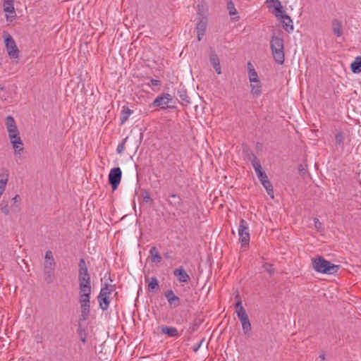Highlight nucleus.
I'll use <instances>...</instances> for the list:
<instances>
[{
    "label": "nucleus",
    "mask_w": 361,
    "mask_h": 361,
    "mask_svg": "<svg viewBox=\"0 0 361 361\" xmlns=\"http://www.w3.org/2000/svg\"><path fill=\"white\" fill-rule=\"evenodd\" d=\"M6 126L8 133V137L12 144L13 148L16 154H20L23 151V144L19 135V131L16 124L14 118L8 116L6 118Z\"/></svg>",
    "instance_id": "1"
},
{
    "label": "nucleus",
    "mask_w": 361,
    "mask_h": 361,
    "mask_svg": "<svg viewBox=\"0 0 361 361\" xmlns=\"http://www.w3.org/2000/svg\"><path fill=\"white\" fill-rule=\"evenodd\" d=\"M312 267L315 271L325 274H334L338 269L339 266L331 263L323 257H317L312 259Z\"/></svg>",
    "instance_id": "2"
},
{
    "label": "nucleus",
    "mask_w": 361,
    "mask_h": 361,
    "mask_svg": "<svg viewBox=\"0 0 361 361\" xmlns=\"http://www.w3.org/2000/svg\"><path fill=\"white\" fill-rule=\"evenodd\" d=\"M283 39L280 37L273 36L271 40V49L275 61L279 64L284 62Z\"/></svg>",
    "instance_id": "3"
},
{
    "label": "nucleus",
    "mask_w": 361,
    "mask_h": 361,
    "mask_svg": "<svg viewBox=\"0 0 361 361\" xmlns=\"http://www.w3.org/2000/svg\"><path fill=\"white\" fill-rule=\"evenodd\" d=\"M114 290L115 286L111 284H105V286L102 288L98 295V301L102 310H106L109 308L110 302L109 296Z\"/></svg>",
    "instance_id": "4"
},
{
    "label": "nucleus",
    "mask_w": 361,
    "mask_h": 361,
    "mask_svg": "<svg viewBox=\"0 0 361 361\" xmlns=\"http://www.w3.org/2000/svg\"><path fill=\"white\" fill-rule=\"evenodd\" d=\"M238 235L242 245H248L250 241L249 226L247 222L241 219L238 226Z\"/></svg>",
    "instance_id": "5"
},
{
    "label": "nucleus",
    "mask_w": 361,
    "mask_h": 361,
    "mask_svg": "<svg viewBox=\"0 0 361 361\" xmlns=\"http://www.w3.org/2000/svg\"><path fill=\"white\" fill-rule=\"evenodd\" d=\"M173 101V97L168 93L163 94L161 96L157 97L153 102L152 106L154 107H160L162 109L167 108H171L169 105Z\"/></svg>",
    "instance_id": "6"
},
{
    "label": "nucleus",
    "mask_w": 361,
    "mask_h": 361,
    "mask_svg": "<svg viewBox=\"0 0 361 361\" xmlns=\"http://www.w3.org/2000/svg\"><path fill=\"white\" fill-rule=\"evenodd\" d=\"M4 42L8 56L12 59L18 58L19 51L13 37L6 35Z\"/></svg>",
    "instance_id": "7"
},
{
    "label": "nucleus",
    "mask_w": 361,
    "mask_h": 361,
    "mask_svg": "<svg viewBox=\"0 0 361 361\" xmlns=\"http://www.w3.org/2000/svg\"><path fill=\"white\" fill-rule=\"evenodd\" d=\"M122 171L119 167L113 168L111 169L109 174V183L111 185L113 190L118 188L121 182Z\"/></svg>",
    "instance_id": "8"
},
{
    "label": "nucleus",
    "mask_w": 361,
    "mask_h": 361,
    "mask_svg": "<svg viewBox=\"0 0 361 361\" xmlns=\"http://www.w3.org/2000/svg\"><path fill=\"white\" fill-rule=\"evenodd\" d=\"M164 295L170 306L176 307L180 305V299L179 297L175 295L172 290L169 289L166 290L164 293Z\"/></svg>",
    "instance_id": "9"
},
{
    "label": "nucleus",
    "mask_w": 361,
    "mask_h": 361,
    "mask_svg": "<svg viewBox=\"0 0 361 361\" xmlns=\"http://www.w3.org/2000/svg\"><path fill=\"white\" fill-rule=\"evenodd\" d=\"M207 26V17H202V19L197 24V40L200 41L204 35Z\"/></svg>",
    "instance_id": "10"
},
{
    "label": "nucleus",
    "mask_w": 361,
    "mask_h": 361,
    "mask_svg": "<svg viewBox=\"0 0 361 361\" xmlns=\"http://www.w3.org/2000/svg\"><path fill=\"white\" fill-rule=\"evenodd\" d=\"M78 279H91L85 260L80 259L78 263Z\"/></svg>",
    "instance_id": "11"
},
{
    "label": "nucleus",
    "mask_w": 361,
    "mask_h": 361,
    "mask_svg": "<svg viewBox=\"0 0 361 361\" xmlns=\"http://www.w3.org/2000/svg\"><path fill=\"white\" fill-rule=\"evenodd\" d=\"M55 266L54 259L53 257L52 252L47 250L44 257V270L53 271Z\"/></svg>",
    "instance_id": "12"
},
{
    "label": "nucleus",
    "mask_w": 361,
    "mask_h": 361,
    "mask_svg": "<svg viewBox=\"0 0 361 361\" xmlns=\"http://www.w3.org/2000/svg\"><path fill=\"white\" fill-rule=\"evenodd\" d=\"M174 276L180 283H188L190 280V276L183 267H179L173 271Z\"/></svg>",
    "instance_id": "13"
},
{
    "label": "nucleus",
    "mask_w": 361,
    "mask_h": 361,
    "mask_svg": "<svg viewBox=\"0 0 361 361\" xmlns=\"http://www.w3.org/2000/svg\"><path fill=\"white\" fill-rule=\"evenodd\" d=\"M247 159L251 162L257 176L264 172L259 159L254 154H248Z\"/></svg>",
    "instance_id": "14"
},
{
    "label": "nucleus",
    "mask_w": 361,
    "mask_h": 361,
    "mask_svg": "<svg viewBox=\"0 0 361 361\" xmlns=\"http://www.w3.org/2000/svg\"><path fill=\"white\" fill-rule=\"evenodd\" d=\"M283 27L288 32H290L293 30V20L286 14H281L279 16Z\"/></svg>",
    "instance_id": "15"
},
{
    "label": "nucleus",
    "mask_w": 361,
    "mask_h": 361,
    "mask_svg": "<svg viewBox=\"0 0 361 361\" xmlns=\"http://www.w3.org/2000/svg\"><path fill=\"white\" fill-rule=\"evenodd\" d=\"M331 28L336 37H341L343 35V23L340 20L334 19L331 22Z\"/></svg>",
    "instance_id": "16"
},
{
    "label": "nucleus",
    "mask_w": 361,
    "mask_h": 361,
    "mask_svg": "<svg viewBox=\"0 0 361 361\" xmlns=\"http://www.w3.org/2000/svg\"><path fill=\"white\" fill-rule=\"evenodd\" d=\"M209 60H210L211 64L212 65L213 68L215 69V71L216 72V73L221 74V70L219 59L214 51H211L210 55H209Z\"/></svg>",
    "instance_id": "17"
},
{
    "label": "nucleus",
    "mask_w": 361,
    "mask_h": 361,
    "mask_svg": "<svg viewBox=\"0 0 361 361\" xmlns=\"http://www.w3.org/2000/svg\"><path fill=\"white\" fill-rule=\"evenodd\" d=\"M4 11L9 14H13L11 18L16 16V11L14 8V0H4Z\"/></svg>",
    "instance_id": "18"
},
{
    "label": "nucleus",
    "mask_w": 361,
    "mask_h": 361,
    "mask_svg": "<svg viewBox=\"0 0 361 361\" xmlns=\"http://www.w3.org/2000/svg\"><path fill=\"white\" fill-rule=\"evenodd\" d=\"M235 313L240 320L248 317L244 307L242 305L241 300H239L236 302L235 305Z\"/></svg>",
    "instance_id": "19"
},
{
    "label": "nucleus",
    "mask_w": 361,
    "mask_h": 361,
    "mask_svg": "<svg viewBox=\"0 0 361 361\" xmlns=\"http://www.w3.org/2000/svg\"><path fill=\"white\" fill-rule=\"evenodd\" d=\"M247 69H248V78L250 83L252 82H258V75L257 73L255 71L253 66L250 62L247 63Z\"/></svg>",
    "instance_id": "20"
},
{
    "label": "nucleus",
    "mask_w": 361,
    "mask_h": 361,
    "mask_svg": "<svg viewBox=\"0 0 361 361\" xmlns=\"http://www.w3.org/2000/svg\"><path fill=\"white\" fill-rule=\"evenodd\" d=\"M161 331L162 334H166L169 337L178 336L177 329L173 326H161Z\"/></svg>",
    "instance_id": "21"
},
{
    "label": "nucleus",
    "mask_w": 361,
    "mask_h": 361,
    "mask_svg": "<svg viewBox=\"0 0 361 361\" xmlns=\"http://www.w3.org/2000/svg\"><path fill=\"white\" fill-rule=\"evenodd\" d=\"M78 282L80 290H91V279H78Z\"/></svg>",
    "instance_id": "22"
},
{
    "label": "nucleus",
    "mask_w": 361,
    "mask_h": 361,
    "mask_svg": "<svg viewBox=\"0 0 361 361\" xmlns=\"http://www.w3.org/2000/svg\"><path fill=\"white\" fill-rule=\"evenodd\" d=\"M91 290L87 291H81L80 290L79 295V302L80 305H90V298Z\"/></svg>",
    "instance_id": "23"
},
{
    "label": "nucleus",
    "mask_w": 361,
    "mask_h": 361,
    "mask_svg": "<svg viewBox=\"0 0 361 361\" xmlns=\"http://www.w3.org/2000/svg\"><path fill=\"white\" fill-rule=\"evenodd\" d=\"M151 261L153 263H159L161 261V257L156 247H152L149 250Z\"/></svg>",
    "instance_id": "24"
},
{
    "label": "nucleus",
    "mask_w": 361,
    "mask_h": 361,
    "mask_svg": "<svg viewBox=\"0 0 361 361\" xmlns=\"http://www.w3.org/2000/svg\"><path fill=\"white\" fill-rule=\"evenodd\" d=\"M250 87L251 93L253 94L254 97H258L261 94L262 86L259 80H258V82L250 83Z\"/></svg>",
    "instance_id": "25"
},
{
    "label": "nucleus",
    "mask_w": 361,
    "mask_h": 361,
    "mask_svg": "<svg viewBox=\"0 0 361 361\" xmlns=\"http://www.w3.org/2000/svg\"><path fill=\"white\" fill-rule=\"evenodd\" d=\"M242 324V329L245 335L249 336L251 331V324L249 318L243 319L240 320Z\"/></svg>",
    "instance_id": "26"
},
{
    "label": "nucleus",
    "mask_w": 361,
    "mask_h": 361,
    "mask_svg": "<svg viewBox=\"0 0 361 361\" xmlns=\"http://www.w3.org/2000/svg\"><path fill=\"white\" fill-rule=\"evenodd\" d=\"M133 113V111L130 110L128 107L127 106H123V109H122V111H121V123H124L129 118V116H130V114Z\"/></svg>",
    "instance_id": "27"
},
{
    "label": "nucleus",
    "mask_w": 361,
    "mask_h": 361,
    "mask_svg": "<svg viewBox=\"0 0 361 361\" xmlns=\"http://www.w3.org/2000/svg\"><path fill=\"white\" fill-rule=\"evenodd\" d=\"M269 1L273 4L272 6L276 11V17H279V16L283 14L282 5L279 0H269Z\"/></svg>",
    "instance_id": "28"
},
{
    "label": "nucleus",
    "mask_w": 361,
    "mask_h": 361,
    "mask_svg": "<svg viewBox=\"0 0 361 361\" xmlns=\"http://www.w3.org/2000/svg\"><path fill=\"white\" fill-rule=\"evenodd\" d=\"M351 70L355 73L361 72V57H357L351 63Z\"/></svg>",
    "instance_id": "29"
},
{
    "label": "nucleus",
    "mask_w": 361,
    "mask_h": 361,
    "mask_svg": "<svg viewBox=\"0 0 361 361\" xmlns=\"http://www.w3.org/2000/svg\"><path fill=\"white\" fill-rule=\"evenodd\" d=\"M262 185L264 186V188L266 189L268 195L271 197L274 198V190L273 187L271 183V182L269 180V179L264 180V182L262 183Z\"/></svg>",
    "instance_id": "30"
},
{
    "label": "nucleus",
    "mask_w": 361,
    "mask_h": 361,
    "mask_svg": "<svg viewBox=\"0 0 361 361\" xmlns=\"http://www.w3.org/2000/svg\"><path fill=\"white\" fill-rule=\"evenodd\" d=\"M90 305H80L81 317L83 320H86L90 314Z\"/></svg>",
    "instance_id": "31"
},
{
    "label": "nucleus",
    "mask_w": 361,
    "mask_h": 361,
    "mask_svg": "<svg viewBox=\"0 0 361 361\" xmlns=\"http://www.w3.org/2000/svg\"><path fill=\"white\" fill-rule=\"evenodd\" d=\"M159 288V282L156 277H152L148 283V289L150 291H154Z\"/></svg>",
    "instance_id": "32"
},
{
    "label": "nucleus",
    "mask_w": 361,
    "mask_h": 361,
    "mask_svg": "<svg viewBox=\"0 0 361 361\" xmlns=\"http://www.w3.org/2000/svg\"><path fill=\"white\" fill-rule=\"evenodd\" d=\"M0 210L5 215H8L10 212V208L7 201L2 200L0 202Z\"/></svg>",
    "instance_id": "33"
},
{
    "label": "nucleus",
    "mask_w": 361,
    "mask_h": 361,
    "mask_svg": "<svg viewBox=\"0 0 361 361\" xmlns=\"http://www.w3.org/2000/svg\"><path fill=\"white\" fill-rule=\"evenodd\" d=\"M44 280L48 283H51L54 281V273L53 271L44 270Z\"/></svg>",
    "instance_id": "34"
},
{
    "label": "nucleus",
    "mask_w": 361,
    "mask_h": 361,
    "mask_svg": "<svg viewBox=\"0 0 361 361\" xmlns=\"http://www.w3.org/2000/svg\"><path fill=\"white\" fill-rule=\"evenodd\" d=\"M169 197L171 198H173V199H176L177 201H171V200H168L169 204L173 207H177L180 204L181 199L174 193H172L171 195H170Z\"/></svg>",
    "instance_id": "35"
},
{
    "label": "nucleus",
    "mask_w": 361,
    "mask_h": 361,
    "mask_svg": "<svg viewBox=\"0 0 361 361\" xmlns=\"http://www.w3.org/2000/svg\"><path fill=\"white\" fill-rule=\"evenodd\" d=\"M227 8L228 10L229 14L233 16L237 13V11L235 8L234 4L231 0H229L227 4Z\"/></svg>",
    "instance_id": "36"
},
{
    "label": "nucleus",
    "mask_w": 361,
    "mask_h": 361,
    "mask_svg": "<svg viewBox=\"0 0 361 361\" xmlns=\"http://www.w3.org/2000/svg\"><path fill=\"white\" fill-rule=\"evenodd\" d=\"M20 201V197L18 195H16L14 197L12 198V207L15 208L19 207Z\"/></svg>",
    "instance_id": "37"
},
{
    "label": "nucleus",
    "mask_w": 361,
    "mask_h": 361,
    "mask_svg": "<svg viewBox=\"0 0 361 361\" xmlns=\"http://www.w3.org/2000/svg\"><path fill=\"white\" fill-rule=\"evenodd\" d=\"M335 140L336 144L339 145L343 143V135L342 132H338V133H336V135H335Z\"/></svg>",
    "instance_id": "38"
},
{
    "label": "nucleus",
    "mask_w": 361,
    "mask_h": 361,
    "mask_svg": "<svg viewBox=\"0 0 361 361\" xmlns=\"http://www.w3.org/2000/svg\"><path fill=\"white\" fill-rule=\"evenodd\" d=\"M263 267L266 271H267L269 274H272L274 272V269L273 268V265L269 263H264L263 264Z\"/></svg>",
    "instance_id": "39"
},
{
    "label": "nucleus",
    "mask_w": 361,
    "mask_h": 361,
    "mask_svg": "<svg viewBox=\"0 0 361 361\" xmlns=\"http://www.w3.org/2000/svg\"><path fill=\"white\" fill-rule=\"evenodd\" d=\"M257 178H259V180H260L261 183H262L264 182V180H266L268 179V177L267 176V174L263 172L262 173H260Z\"/></svg>",
    "instance_id": "40"
},
{
    "label": "nucleus",
    "mask_w": 361,
    "mask_h": 361,
    "mask_svg": "<svg viewBox=\"0 0 361 361\" xmlns=\"http://www.w3.org/2000/svg\"><path fill=\"white\" fill-rule=\"evenodd\" d=\"M314 227L317 230L321 229V228H322V223L319 221V219L317 218H314Z\"/></svg>",
    "instance_id": "41"
},
{
    "label": "nucleus",
    "mask_w": 361,
    "mask_h": 361,
    "mask_svg": "<svg viewBox=\"0 0 361 361\" xmlns=\"http://www.w3.org/2000/svg\"><path fill=\"white\" fill-rule=\"evenodd\" d=\"M179 93H180V94H179V97H180V98L181 99H183V100H184V101H187V102H188V99H188V96H187V94H186V92H179Z\"/></svg>",
    "instance_id": "42"
},
{
    "label": "nucleus",
    "mask_w": 361,
    "mask_h": 361,
    "mask_svg": "<svg viewBox=\"0 0 361 361\" xmlns=\"http://www.w3.org/2000/svg\"><path fill=\"white\" fill-rule=\"evenodd\" d=\"M124 150V143L119 144L117 147L116 151L118 153H121Z\"/></svg>",
    "instance_id": "43"
},
{
    "label": "nucleus",
    "mask_w": 361,
    "mask_h": 361,
    "mask_svg": "<svg viewBox=\"0 0 361 361\" xmlns=\"http://www.w3.org/2000/svg\"><path fill=\"white\" fill-rule=\"evenodd\" d=\"M150 83L153 86H159L161 85V82L159 80H155V79H152L150 80Z\"/></svg>",
    "instance_id": "44"
},
{
    "label": "nucleus",
    "mask_w": 361,
    "mask_h": 361,
    "mask_svg": "<svg viewBox=\"0 0 361 361\" xmlns=\"http://www.w3.org/2000/svg\"><path fill=\"white\" fill-rule=\"evenodd\" d=\"M143 200L145 202H147L149 200H150L149 193H146V195L143 197Z\"/></svg>",
    "instance_id": "45"
},
{
    "label": "nucleus",
    "mask_w": 361,
    "mask_h": 361,
    "mask_svg": "<svg viewBox=\"0 0 361 361\" xmlns=\"http://www.w3.org/2000/svg\"><path fill=\"white\" fill-rule=\"evenodd\" d=\"M319 357L322 360H325V354L324 353H321L319 356Z\"/></svg>",
    "instance_id": "46"
},
{
    "label": "nucleus",
    "mask_w": 361,
    "mask_h": 361,
    "mask_svg": "<svg viewBox=\"0 0 361 361\" xmlns=\"http://www.w3.org/2000/svg\"><path fill=\"white\" fill-rule=\"evenodd\" d=\"M80 339H81L82 342H83V343L86 342V338L85 336H81Z\"/></svg>",
    "instance_id": "47"
},
{
    "label": "nucleus",
    "mask_w": 361,
    "mask_h": 361,
    "mask_svg": "<svg viewBox=\"0 0 361 361\" xmlns=\"http://www.w3.org/2000/svg\"><path fill=\"white\" fill-rule=\"evenodd\" d=\"M199 347H200V345H199L198 346H195V348H194L193 350H194L195 352L197 351V350H198Z\"/></svg>",
    "instance_id": "48"
},
{
    "label": "nucleus",
    "mask_w": 361,
    "mask_h": 361,
    "mask_svg": "<svg viewBox=\"0 0 361 361\" xmlns=\"http://www.w3.org/2000/svg\"><path fill=\"white\" fill-rule=\"evenodd\" d=\"M6 19L8 20V16L6 15Z\"/></svg>",
    "instance_id": "49"
}]
</instances>
